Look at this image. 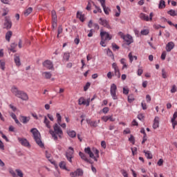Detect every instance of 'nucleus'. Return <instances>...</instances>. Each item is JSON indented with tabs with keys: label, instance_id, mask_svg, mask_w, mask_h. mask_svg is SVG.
Segmentation results:
<instances>
[{
	"label": "nucleus",
	"instance_id": "60",
	"mask_svg": "<svg viewBox=\"0 0 177 177\" xmlns=\"http://www.w3.org/2000/svg\"><path fill=\"white\" fill-rule=\"evenodd\" d=\"M102 120L104 122H107L109 121V115L102 117Z\"/></svg>",
	"mask_w": 177,
	"mask_h": 177
},
{
	"label": "nucleus",
	"instance_id": "1",
	"mask_svg": "<svg viewBox=\"0 0 177 177\" xmlns=\"http://www.w3.org/2000/svg\"><path fill=\"white\" fill-rule=\"evenodd\" d=\"M56 117H57V123H55L53 126L54 131L50 130V133L53 139L55 142L57 141L58 138L59 139H62V137L63 136V130H62V128H63L64 129H66V123L62 124V115H60V113H57Z\"/></svg>",
	"mask_w": 177,
	"mask_h": 177
},
{
	"label": "nucleus",
	"instance_id": "27",
	"mask_svg": "<svg viewBox=\"0 0 177 177\" xmlns=\"http://www.w3.org/2000/svg\"><path fill=\"white\" fill-rule=\"evenodd\" d=\"M32 12V8L29 7L28 9H26L24 11V16L27 17L29 15H31Z\"/></svg>",
	"mask_w": 177,
	"mask_h": 177
},
{
	"label": "nucleus",
	"instance_id": "39",
	"mask_svg": "<svg viewBox=\"0 0 177 177\" xmlns=\"http://www.w3.org/2000/svg\"><path fill=\"white\" fill-rule=\"evenodd\" d=\"M149 32H150L149 29H144L140 31L141 35H149Z\"/></svg>",
	"mask_w": 177,
	"mask_h": 177
},
{
	"label": "nucleus",
	"instance_id": "51",
	"mask_svg": "<svg viewBox=\"0 0 177 177\" xmlns=\"http://www.w3.org/2000/svg\"><path fill=\"white\" fill-rule=\"evenodd\" d=\"M16 46H17V44L15 43L11 44V49H10L11 52H14V53L16 52V50H15V48H16Z\"/></svg>",
	"mask_w": 177,
	"mask_h": 177
},
{
	"label": "nucleus",
	"instance_id": "9",
	"mask_svg": "<svg viewBox=\"0 0 177 177\" xmlns=\"http://www.w3.org/2000/svg\"><path fill=\"white\" fill-rule=\"evenodd\" d=\"M112 68L114 70V75L118 78L121 77V73H120V68L117 66V63L114 62L112 64Z\"/></svg>",
	"mask_w": 177,
	"mask_h": 177
},
{
	"label": "nucleus",
	"instance_id": "55",
	"mask_svg": "<svg viewBox=\"0 0 177 177\" xmlns=\"http://www.w3.org/2000/svg\"><path fill=\"white\" fill-rule=\"evenodd\" d=\"M160 57H161L162 60H164L165 59V57H167V52L163 51L162 53V55H161Z\"/></svg>",
	"mask_w": 177,
	"mask_h": 177
},
{
	"label": "nucleus",
	"instance_id": "38",
	"mask_svg": "<svg viewBox=\"0 0 177 177\" xmlns=\"http://www.w3.org/2000/svg\"><path fill=\"white\" fill-rule=\"evenodd\" d=\"M102 8H103V10H104L105 15H109L110 9L109 8V7H106V5H105L104 6H102Z\"/></svg>",
	"mask_w": 177,
	"mask_h": 177
},
{
	"label": "nucleus",
	"instance_id": "4",
	"mask_svg": "<svg viewBox=\"0 0 177 177\" xmlns=\"http://www.w3.org/2000/svg\"><path fill=\"white\" fill-rule=\"evenodd\" d=\"M110 93L113 100H118V95H117V85L114 83L111 85Z\"/></svg>",
	"mask_w": 177,
	"mask_h": 177
},
{
	"label": "nucleus",
	"instance_id": "61",
	"mask_svg": "<svg viewBox=\"0 0 177 177\" xmlns=\"http://www.w3.org/2000/svg\"><path fill=\"white\" fill-rule=\"evenodd\" d=\"M158 165L159 167H161L162 165V164H164V160L162 159H160L158 162H157Z\"/></svg>",
	"mask_w": 177,
	"mask_h": 177
},
{
	"label": "nucleus",
	"instance_id": "23",
	"mask_svg": "<svg viewBox=\"0 0 177 177\" xmlns=\"http://www.w3.org/2000/svg\"><path fill=\"white\" fill-rule=\"evenodd\" d=\"M143 153H145L148 160H151V158H153V155L151 154V152H150V151L144 150Z\"/></svg>",
	"mask_w": 177,
	"mask_h": 177
},
{
	"label": "nucleus",
	"instance_id": "63",
	"mask_svg": "<svg viewBox=\"0 0 177 177\" xmlns=\"http://www.w3.org/2000/svg\"><path fill=\"white\" fill-rule=\"evenodd\" d=\"M122 174L124 177H128V173L124 169L121 170Z\"/></svg>",
	"mask_w": 177,
	"mask_h": 177
},
{
	"label": "nucleus",
	"instance_id": "14",
	"mask_svg": "<svg viewBox=\"0 0 177 177\" xmlns=\"http://www.w3.org/2000/svg\"><path fill=\"white\" fill-rule=\"evenodd\" d=\"M45 67L47 70H52V71H55V67L53 66V62L50 60L45 61Z\"/></svg>",
	"mask_w": 177,
	"mask_h": 177
},
{
	"label": "nucleus",
	"instance_id": "46",
	"mask_svg": "<svg viewBox=\"0 0 177 177\" xmlns=\"http://www.w3.org/2000/svg\"><path fill=\"white\" fill-rule=\"evenodd\" d=\"M93 32H95V30L94 29H91L89 30L88 34L87 35V37H88L89 38H91V37H93Z\"/></svg>",
	"mask_w": 177,
	"mask_h": 177
},
{
	"label": "nucleus",
	"instance_id": "52",
	"mask_svg": "<svg viewBox=\"0 0 177 177\" xmlns=\"http://www.w3.org/2000/svg\"><path fill=\"white\" fill-rule=\"evenodd\" d=\"M137 151H138V148H136L135 147L131 148V152H132L133 156H135V154H136Z\"/></svg>",
	"mask_w": 177,
	"mask_h": 177
},
{
	"label": "nucleus",
	"instance_id": "31",
	"mask_svg": "<svg viewBox=\"0 0 177 177\" xmlns=\"http://www.w3.org/2000/svg\"><path fill=\"white\" fill-rule=\"evenodd\" d=\"M92 3L95 6V2L92 1L91 0H89L86 8V10H91L92 8Z\"/></svg>",
	"mask_w": 177,
	"mask_h": 177
},
{
	"label": "nucleus",
	"instance_id": "42",
	"mask_svg": "<svg viewBox=\"0 0 177 177\" xmlns=\"http://www.w3.org/2000/svg\"><path fill=\"white\" fill-rule=\"evenodd\" d=\"M141 107H142V110H147V104H146L145 101H142L141 102Z\"/></svg>",
	"mask_w": 177,
	"mask_h": 177
},
{
	"label": "nucleus",
	"instance_id": "29",
	"mask_svg": "<svg viewBox=\"0 0 177 177\" xmlns=\"http://www.w3.org/2000/svg\"><path fill=\"white\" fill-rule=\"evenodd\" d=\"M46 158H48V161H50V162L55 167V168H57V163H56V161H55V160L50 158V156H46Z\"/></svg>",
	"mask_w": 177,
	"mask_h": 177
},
{
	"label": "nucleus",
	"instance_id": "6",
	"mask_svg": "<svg viewBox=\"0 0 177 177\" xmlns=\"http://www.w3.org/2000/svg\"><path fill=\"white\" fill-rule=\"evenodd\" d=\"M3 28H6V30H10V28H12V21L10 20V17H5Z\"/></svg>",
	"mask_w": 177,
	"mask_h": 177
},
{
	"label": "nucleus",
	"instance_id": "33",
	"mask_svg": "<svg viewBox=\"0 0 177 177\" xmlns=\"http://www.w3.org/2000/svg\"><path fill=\"white\" fill-rule=\"evenodd\" d=\"M63 60H65V62H68V60H70V53H64Z\"/></svg>",
	"mask_w": 177,
	"mask_h": 177
},
{
	"label": "nucleus",
	"instance_id": "56",
	"mask_svg": "<svg viewBox=\"0 0 177 177\" xmlns=\"http://www.w3.org/2000/svg\"><path fill=\"white\" fill-rule=\"evenodd\" d=\"M109 107H104L102 109V112L104 113V114H107V113H109Z\"/></svg>",
	"mask_w": 177,
	"mask_h": 177
},
{
	"label": "nucleus",
	"instance_id": "43",
	"mask_svg": "<svg viewBox=\"0 0 177 177\" xmlns=\"http://www.w3.org/2000/svg\"><path fill=\"white\" fill-rule=\"evenodd\" d=\"M91 86V82H87L86 85L84 86V91L86 92L88 89H89V87Z\"/></svg>",
	"mask_w": 177,
	"mask_h": 177
},
{
	"label": "nucleus",
	"instance_id": "22",
	"mask_svg": "<svg viewBox=\"0 0 177 177\" xmlns=\"http://www.w3.org/2000/svg\"><path fill=\"white\" fill-rule=\"evenodd\" d=\"M77 18L80 20V21H82L84 23V15H82V12L77 11L76 14Z\"/></svg>",
	"mask_w": 177,
	"mask_h": 177
},
{
	"label": "nucleus",
	"instance_id": "62",
	"mask_svg": "<svg viewBox=\"0 0 177 177\" xmlns=\"http://www.w3.org/2000/svg\"><path fill=\"white\" fill-rule=\"evenodd\" d=\"M129 58L130 60V63H132V62H133V56H132V53H129Z\"/></svg>",
	"mask_w": 177,
	"mask_h": 177
},
{
	"label": "nucleus",
	"instance_id": "3",
	"mask_svg": "<svg viewBox=\"0 0 177 177\" xmlns=\"http://www.w3.org/2000/svg\"><path fill=\"white\" fill-rule=\"evenodd\" d=\"M11 92L12 93H13V95H15V96L19 97V99H21V100H28V95H27V93H25L22 91H19V89L16 86L12 87Z\"/></svg>",
	"mask_w": 177,
	"mask_h": 177
},
{
	"label": "nucleus",
	"instance_id": "21",
	"mask_svg": "<svg viewBox=\"0 0 177 177\" xmlns=\"http://www.w3.org/2000/svg\"><path fill=\"white\" fill-rule=\"evenodd\" d=\"M51 16L53 21H54L55 24H56V22L57 21V15L56 14V11L55 10L51 11Z\"/></svg>",
	"mask_w": 177,
	"mask_h": 177
},
{
	"label": "nucleus",
	"instance_id": "15",
	"mask_svg": "<svg viewBox=\"0 0 177 177\" xmlns=\"http://www.w3.org/2000/svg\"><path fill=\"white\" fill-rule=\"evenodd\" d=\"M123 39L125 41L127 45H131V44H133V38L131 35H127L124 36Z\"/></svg>",
	"mask_w": 177,
	"mask_h": 177
},
{
	"label": "nucleus",
	"instance_id": "30",
	"mask_svg": "<svg viewBox=\"0 0 177 177\" xmlns=\"http://www.w3.org/2000/svg\"><path fill=\"white\" fill-rule=\"evenodd\" d=\"M165 8V1L160 0L159 1L158 9H164Z\"/></svg>",
	"mask_w": 177,
	"mask_h": 177
},
{
	"label": "nucleus",
	"instance_id": "18",
	"mask_svg": "<svg viewBox=\"0 0 177 177\" xmlns=\"http://www.w3.org/2000/svg\"><path fill=\"white\" fill-rule=\"evenodd\" d=\"M100 122V120H95V121H92L91 120H87V124H89V125H91V127H93L94 128H96V127H97V124H99Z\"/></svg>",
	"mask_w": 177,
	"mask_h": 177
},
{
	"label": "nucleus",
	"instance_id": "13",
	"mask_svg": "<svg viewBox=\"0 0 177 177\" xmlns=\"http://www.w3.org/2000/svg\"><path fill=\"white\" fill-rule=\"evenodd\" d=\"M18 141L20 144H21L22 146H24V147H30V142H28V140L26 138L18 137Z\"/></svg>",
	"mask_w": 177,
	"mask_h": 177
},
{
	"label": "nucleus",
	"instance_id": "35",
	"mask_svg": "<svg viewBox=\"0 0 177 177\" xmlns=\"http://www.w3.org/2000/svg\"><path fill=\"white\" fill-rule=\"evenodd\" d=\"M120 63H121V64L123 65V66L122 68V70H124V68H128V65H127V62H125V59L124 58H122L120 59Z\"/></svg>",
	"mask_w": 177,
	"mask_h": 177
},
{
	"label": "nucleus",
	"instance_id": "45",
	"mask_svg": "<svg viewBox=\"0 0 177 177\" xmlns=\"http://www.w3.org/2000/svg\"><path fill=\"white\" fill-rule=\"evenodd\" d=\"M112 49L113 50L115 51L117 49H120V46H118L115 43L112 44Z\"/></svg>",
	"mask_w": 177,
	"mask_h": 177
},
{
	"label": "nucleus",
	"instance_id": "47",
	"mask_svg": "<svg viewBox=\"0 0 177 177\" xmlns=\"http://www.w3.org/2000/svg\"><path fill=\"white\" fill-rule=\"evenodd\" d=\"M93 151L94 153V154H95V156L97 157V158H99V151L97 150V149L94 148L93 149Z\"/></svg>",
	"mask_w": 177,
	"mask_h": 177
},
{
	"label": "nucleus",
	"instance_id": "10",
	"mask_svg": "<svg viewBox=\"0 0 177 177\" xmlns=\"http://www.w3.org/2000/svg\"><path fill=\"white\" fill-rule=\"evenodd\" d=\"M84 152L86 154H88L90 158H93L94 161H97V157L95 156V154H93V152L91 150V147H86L84 149Z\"/></svg>",
	"mask_w": 177,
	"mask_h": 177
},
{
	"label": "nucleus",
	"instance_id": "40",
	"mask_svg": "<svg viewBox=\"0 0 177 177\" xmlns=\"http://www.w3.org/2000/svg\"><path fill=\"white\" fill-rule=\"evenodd\" d=\"M6 63L5 62L1 60L0 61V68H1V70H3V71H5V68H6Z\"/></svg>",
	"mask_w": 177,
	"mask_h": 177
},
{
	"label": "nucleus",
	"instance_id": "26",
	"mask_svg": "<svg viewBox=\"0 0 177 177\" xmlns=\"http://www.w3.org/2000/svg\"><path fill=\"white\" fill-rule=\"evenodd\" d=\"M106 55L107 56H109V57H111L112 60H114V54L113 53V51L110 50V48H107Z\"/></svg>",
	"mask_w": 177,
	"mask_h": 177
},
{
	"label": "nucleus",
	"instance_id": "8",
	"mask_svg": "<svg viewBox=\"0 0 177 177\" xmlns=\"http://www.w3.org/2000/svg\"><path fill=\"white\" fill-rule=\"evenodd\" d=\"M99 24H100L101 26H103V27H105L106 28H108L109 30H111V26H110L109 21H107L106 19L100 18L99 19Z\"/></svg>",
	"mask_w": 177,
	"mask_h": 177
},
{
	"label": "nucleus",
	"instance_id": "5",
	"mask_svg": "<svg viewBox=\"0 0 177 177\" xmlns=\"http://www.w3.org/2000/svg\"><path fill=\"white\" fill-rule=\"evenodd\" d=\"M66 157L69 162H73V158H74V148L73 147H68L66 152Z\"/></svg>",
	"mask_w": 177,
	"mask_h": 177
},
{
	"label": "nucleus",
	"instance_id": "36",
	"mask_svg": "<svg viewBox=\"0 0 177 177\" xmlns=\"http://www.w3.org/2000/svg\"><path fill=\"white\" fill-rule=\"evenodd\" d=\"M116 9L118 10V12H115V17H120V15H121V7L117 6Z\"/></svg>",
	"mask_w": 177,
	"mask_h": 177
},
{
	"label": "nucleus",
	"instance_id": "50",
	"mask_svg": "<svg viewBox=\"0 0 177 177\" xmlns=\"http://www.w3.org/2000/svg\"><path fill=\"white\" fill-rule=\"evenodd\" d=\"M16 172L19 177H23L24 175L23 174V171H21L20 169H16Z\"/></svg>",
	"mask_w": 177,
	"mask_h": 177
},
{
	"label": "nucleus",
	"instance_id": "58",
	"mask_svg": "<svg viewBox=\"0 0 177 177\" xmlns=\"http://www.w3.org/2000/svg\"><path fill=\"white\" fill-rule=\"evenodd\" d=\"M45 124L47 128H50V124H49V121L48 120V118H45Z\"/></svg>",
	"mask_w": 177,
	"mask_h": 177
},
{
	"label": "nucleus",
	"instance_id": "41",
	"mask_svg": "<svg viewBox=\"0 0 177 177\" xmlns=\"http://www.w3.org/2000/svg\"><path fill=\"white\" fill-rule=\"evenodd\" d=\"M129 103H132L135 100V97H133V95H129L127 97Z\"/></svg>",
	"mask_w": 177,
	"mask_h": 177
},
{
	"label": "nucleus",
	"instance_id": "48",
	"mask_svg": "<svg viewBox=\"0 0 177 177\" xmlns=\"http://www.w3.org/2000/svg\"><path fill=\"white\" fill-rule=\"evenodd\" d=\"M129 140L131 142V143H132V145H135V137H133V136L131 135Z\"/></svg>",
	"mask_w": 177,
	"mask_h": 177
},
{
	"label": "nucleus",
	"instance_id": "49",
	"mask_svg": "<svg viewBox=\"0 0 177 177\" xmlns=\"http://www.w3.org/2000/svg\"><path fill=\"white\" fill-rule=\"evenodd\" d=\"M52 77V73L50 72H45V78H47V80H49Z\"/></svg>",
	"mask_w": 177,
	"mask_h": 177
},
{
	"label": "nucleus",
	"instance_id": "11",
	"mask_svg": "<svg viewBox=\"0 0 177 177\" xmlns=\"http://www.w3.org/2000/svg\"><path fill=\"white\" fill-rule=\"evenodd\" d=\"M82 175H84L82 169H77L76 171L70 173V176L71 177L82 176Z\"/></svg>",
	"mask_w": 177,
	"mask_h": 177
},
{
	"label": "nucleus",
	"instance_id": "2",
	"mask_svg": "<svg viewBox=\"0 0 177 177\" xmlns=\"http://www.w3.org/2000/svg\"><path fill=\"white\" fill-rule=\"evenodd\" d=\"M30 132L32 134L33 139L36 142L37 145H38L39 147L43 149V147H44V145L41 140V133H39L38 129H37V128H33L30 129Z\"/></svg>",
	"mask_w": 177,
	"mask_h": 177
},
{
	"label": "nucleus",
	"instance_id": "17",
	"mask_svg": "<svg viewBox=\"0 0 177 177\" xmlns=\"http://www.w3.org/2000/svg\"><path fill=\"white\" fill-rule=\"evenodd\" d=\"M79 156L83 160V161H85V162H89L91 164V159H88L86 155L84 153V152H79Z\"/></svg>",
	"mask_w": 177,
	"mask_h": 177
},
{
	"label": "nucleus",
	"instance_id": "7",
	"mask_svg": "<svg viewBox=\"0 0 177 177\" xmlns=\"http://www.w3.org/2000/svg\"><path fill=\"white\" fill-rule=\"evenodd\" d=\"M100 37L101 39L104 41H111V38H113V36H111V35H110L108 32L102 30L100 32Z\"/></svg>",
	"mask_w": 177,
	"mask_h": 177
},
{
	"label": "nucleus",
	"instance_id": "19",
	"mask_svg": "<svg viewBox=\"0 0 177 177\" xmlns=\"http://www.w3.org/2000/svg\"><path fill=\"white\" fill-rule=\"evenodd\" d=\"M139 17L140 19H141V20H144L145 21H150L149 15H146V14L145 13H140Z\"/></svg>",
	"mask_w": 177,
	"mask_h": 177
},
{
	"label": "nucleus",
	"instance_id": "44",
	"mask_svg": "<svg viewBox=\"0 0 177 177\" xmlns=\"http://www.w3.org/2000/svg\"><path fill=\"white\" fill-rule=\"evenodd\" d=\"M176 91H177L176 85L174 84L171 87V89L170 90V92L171 93H175Z\"/></svg>",
	"mask_w": 177,
	"mask_h": 177
},
{
	"label": "nucleus",
	"instance_id": "28",
	"mask_svg": "<svg viewBox=\"0 0 177 177\" xmlns=\"http://www.w3.org/2000/svg\"><path fill=\"white\" fill-rule=\"evenodd\" d=\"M59 168H61V169H65V171H68L67 167H66V162L64 161L60 162L59 164Z\"/></svg>",
	"mask_w": 177,
	"mask_h": 177
},
{
	"label": "nucleus",
	"instance_id": "53",
	"mask_svg": "<svg viewBox=\"0 0 177 177\" xmlns=\"http://www.w3.org/2000/svg\"><path fill=\"white\" fill-rule=\"evenodd\" d=\"M123 93L124 95H128L129 93V89L128 88H123Z\"/></svg>",
	"mask_w": 177,
	"mask_h": 177
},
{
	"label": "nucleus",
	"instance_id": "59",
	"mask_svg": "<svg viewBox=\"0 0 177 177\" xmlns=\"http://www.w3.org/2000/svg\"><path fill=\"white\" fill-rule=\"evenodd\" d=\"M171 124H172V127H173V129H175V127H176V125H177V122H176V120H171Z\"/></svg>",
	"mask_w": 177,
	"mask_h": 177
},
{
	"label": "nucleus",
	"instance_id": "34",
	"mask_svg": "<svg viewBox=\"0 0 177 177\" xmlns=\"http://www.w3.org/2000/svg\"><path fill=\"white\" fill-rule=\"evenodd\" d=\"M14 60L16 66H21V63L20 62V57L19 56H15Z\"/></svg>",
	"mask_w": 177,
	"mask_h": 177
},
{
	"label": "nucleus",
	"instance_id": "20",
	"mask_svg": "<svg viewBox=\"0 0 177 177\" xmlns=\"http://www.w3.org/2000/svg\"><path fill=\"white\" fill-rule=\"evenodd\" d=\"M159 124H160L159 118H158V117L156 116V117H155L154 120H153V129H157V128H158V127H159Z\"/></svg>",
	"mask_w": 177,
	"mask_h": 177
},
{
	"label": "nucleus",
	"instance_id": "24",
	"mask_svg": "<svg viewBox=\"0 0 177 177\" xmlns=\"http://www.w3.org/2000/svg\"><path fill=\"white\" fill-rule=\"evenodd\" d=\"M67 133L68 136H70V138H75V136H77V133L74 130L68 131Z\"/></svg>",
	"mask_w": 177,
	"mask_h": 177
},
{
	"label": "nucleus",
	"instance_id": "54",
	"mask_svg": "<svg viewBox=\"0 0 177 177\" xmlns=\"http://www.w3.org/2000/svg\"><path fill=\"white\" fill-rule=\"evenodd\" d=\"M162 78H167V72H165V69H162Z\"/></svg>",
	"mask_w": 177,
	"mask_h": 177
},
{
	"label": "nucleus",
	"instance_id": "25",
	"mask_svg": "<svg viewBox=\"0 0 177 177\" xmlns=\"http://www.w3.org/2000/svg\"><path fill=\"white\" fill-rule=\"evenodd\" d=\"M13 32L12 31L9 30L8 32H6V39L8 42H10V38L12 37Z\"/></svg>",
	"mask_w": 177,
	"mask_h": 177
},
{
	"label": "nucleus",
	"instance_id": "37",
	"mask_svg": "<svg viewBox=\"0 0 177 177\" xmlns=\"http://www.w3.org/2000/svg\"><path fill=\"white\" fill-rule=\"evenodd\" d=\"M167 14L169 15L170 16H172L173 17L176 16L177 15L176 11H175V10H169L167 12Z\"/></svg>",
	"mask_w": 177,
	"mask_h": 177
},
{
	"label": "nucleus",
	"instance_id": "12",
	"mask_svg": "<svg viewBox=\"0 0 177 177\" xmlns=\"http://www.w3.org/2000/svg\"><path fill=\"white\" fill-rule=\"evenodd\" d=\"M91 102V99H87L85 100V98H84V97H81L79 100H78V103L80 104V106L84 104V106H86V107H88V106H89V103Z\"/></svg>",
	"mask_w": 177,
	"mask_h": 177
},
{
	"label": "nucleus",
	"instance_id": "64",
	"mask_svg": "<svg viewBox=\"0 0 177 177\" xmlns=\"http://www.w3.org/2000/svg\"><path fill=\"white\" fill-rule=\"evenodd\" d=\"M123 133H124V135H128V133H131V130L127 128L124 130Z\"/></svg>",
	"mask_w": 177,
	"mask_h": 177
},
{
	"label": "nucleus",
	"instance_id": "16",
	"mask_svg": "<svg viewBox=\"0 0 177 177\" xmlns=\"http://www.w3.org/2000/svg\"><path fill=\"white\" fill-rule=\"evenodd\" d=\"M174 48H175V43L174 41H169L166 45V50L167 52H171Z\"/></svg>",
	"mask_w": 177,
	"mask_h": 177
},
{
	"label": "nucleus",
	"instance_id": "32",
	"mask_svg": "<svg viewBox=\"0 0 177 177\" xmlns=\"http://www.w3.org/2000/svg\"><path fill=\"white\" fill-rule=\"evenodd\" d=\"M21 122H23V124H27V122H28V121H30V118L26 117V116H21Z\"/></svg>",
	"mask_w": 177,
	"mask_h": 177
},
{
	"label": "nucleus",
	"instance_id": "57",
	"mask_svg": "<svg viewBox=\"0 0 177 177\" xmlns=\"http://www.w3.org/2000/svg\"><path fill=\"white\" fill-rule=\"evenodd\" d=\"M138 120H140V121H143V120H145V116L143 115V114H138Z\"/></svg>",
	"mask_w": 177,
	"mask_h": 177
}]
</instances>
